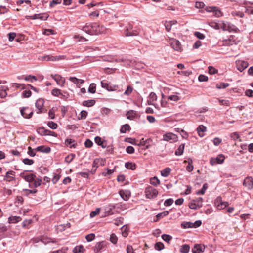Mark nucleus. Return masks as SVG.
Masks as SVG:
<instances>
[{
    "instance_id": "obj_1",
    "label": "nucleus",
    "mask_w": 253,
    "mask_h": 253,
    "mask_svg": "<svg viewBox=\"0 0 253 253\" xmlns=\"http://www.w3.org/2000/svg\"><path fill=\"white\" fill-rule=\"evenodd\" d=\"M78 28L90 35H98L101 32L99 25L97 23H87L85 25H80Z\"/></svg>"
},
{
    "instance_id": "obj_2",
    "label": "nucleus",
    "mask_w": 253,
    "mask_h": 253,
    "mask_svg": "<svg viewBox=\"0 0 253 253\" xmlns=\"http://www.w3.org/2000/svg\"><path fill=\"white\" fill-rule=\"evenodd\" d=\"M20 176L29 182V187L31 188H36L41 184L42 180L36 178V175L33 173L25 175L24 173H21Z\"/></svg>"
},
{
    "instance_id": "obj_3",
    "label": "nucleus",
    "mask_w": 253,
    "mask_h": 253,
    "mask_svg": "<svg viewBox=\"0 0 253 253\" xmlns=\"http://www.w3.org/2000/svg\"><path fill=\"white\" fill-rule=\"evenodd\" d=\"M203 200L202 197H198L192 200L189 204V207L191 209L196 210L201 208L203 205Z\"/></svg>"
},
{
    "instance_id": "obj_4",
    "label": "nucleus",
    "mask_w": 253,
    "mask_h": 253,
    "mask_svg": "<svg viewBox=\"0 0 253 253\" xmlns=\"http://www.w3.org/2000/svg\"><path fill=\"white\" fill-rule=\"evenodd\" d=\"M146 197L148 199H153L157 197L158 191L151 186L147 187L145 190Z\"/></svg>"
},
{
    "instance_id": "obj_5",
    "label": "nucleus",
    "mask_w": 253,
    "mask_h": 253,
    "mask_svg": "<svg viewBox=\"0 0 253 253\" xmlns=\"http://www.w3.org/2000/svg\"><path fill=\"white\" fill-rule=\"evenodd\" d=\"M221 28L224 31H228L229 32H237L238 30L236 26L228 22H222L221 25Z\"/></svg>"
},
{
    "instance_id": "obj_6",
    "label": "nucleus",
    "mask_w": 253,
    "mask_h": 253,
    "mask_svg": "<svg viewBox=\"0 0 253 253\" xmlns=\"http://www.w3.org/2000/svg\"><path fill=\"white\" fill-rule=\"evenodd\" d=\"M41 58L42 60H44L47 61H58L65 59L66 57L65 55L52 56L49 55L41 57Z\"/></svg>"
},
{
    "instance_id": "obj_7",
    "label": "nucleus",
    "mask_w": 253,
    "mask_h": 253,
    "mask_svg": "<svg viewBox=\"0 0 253 253\" xmlns=\"http://www.w3.org/2000/svg\"><path fill=\"white\" fill-rule=\"evenodd\" d=\"M205 10L208 12H212L213 13L214 16L216 17H220L222 16V12L217 7L215 6H209L205 8Z\"/></svg>"
},
{
    "instance_id": "obj_8",
    "label": "nucleus",
    "mask_w": 253,
    "mask_h": 253,
    "mask_svg": "<svg viewBox=\"0 0 253 253\" xmlns=\"http://www.w3.org/2000/svg\"><path fill=\"white\" fill-rule=\"evenodd\" d=\"M225 160V156L223 154L218 155L216 158H211L210 160V163L212 166H214L217 164H222Z\"/></svg>"
},
{
    "instance_id": "obj_9",
    "label": "nucleus",
    "mask_w": 253,
    "mask_h": 253,
    "mask_svg": "<svg viewBox=\"0 0 253 253\" xmlns=\"http://www.w3.org/2000/svg\"><path fill=\"white\" fill-rule=\"evenodd\" d=\"M21 115L25 118L29 119L33 115V111L29 107H23L20 109Z\"/></svg>"
},
{
    "instance_id": "obj_10",
    "label": "nucleus",
    "mask_w": 253,
    "mask_h": 253,
    "mask_svg": "<svg viewBox=\"0 0 253 253\" xmlns=\"http://www.w3.org/2000/svg\"><path fill=\"white\" fill-rule=\"evenodd\" d=\"M236 64L237 69L240 72L244 71L249 66L247 61L240 60L236 61Z\"/></svg>"
},
{
    "instance_id": "obj_11",
    "label": "nucleus",
    "mask_w": 253,
    "mask_h": 253,
    "mask_svg": "<svg viewBox=\"0 0 253 253\" xmlns=\"http://www.w3.org/2000/svg\"><path fill=\"white\" fill-rule=\"evenodd\" d=\"M51 76L52 78L56 81L58 85L61 87L64 85L65 80L63 77L58 74H52Z\"/></svg>"
},
{
    "instance_id": "obj_12",
    "label": "nucleus",
    "mask_w": 253,
    "mask_h": 253,
    "mask_svg": "<svg viewBox=\"0 0 253 253\" xmlns=\"http://www.w3.org/2000/svg\"><path fill=\"white\" fill-rule=\"evenodd\" d=\"M132 26L131 25H129L126 27L124 30V34L126 36H134L138 35V32L137 31L132 30Z\"/></svg>"
},
{
    "instance_id": "obj_13",
    "label": "nucleus",
    "mask_w": 253,
    "mask_h": 253,
    "mask_svg": "<svg viewBox=\"0 0 253 253\" xmlns=\"http://www.w3.org/2000/svg\"><path fill=\"white\" fill-rule=\"evenodd\" d=\"M15 172L13 170H9L6 172L5 175L4 176L3 180L7 182H11L15 180Z\"/></svg>"
},
{
    "instance_id": "obj_14",
    "label": "nucleus",
    "mask_w": 253,
    "mask_h": 253,
    "mask_svg": "<svg viewBox=\"0 0 253 253\" xmlns=\"http://www.w3.org/2000/svg\"><path fill=\"white\" fill-rule=\"evenodd\" d=\"M215 203L217 208L219 210L224 209L228 205V203L227 202L222 201L221 197H217Z\"/></svg>"
},
{
    "instance_id": "obj_15",
    "label": "nucleus",
    "mask_w": 253,
    "mask_h": 253,
    "mask_svg": "<svg viewBox=\"0 0 253 253\" xmlns=\"http://www.w3.org/2000/svg\"><path fill=\"white\" fill-rule=\"evenodd\" d=\"M44 103V101L42 98H40L38 99L35 103V106L37 109L39 110L37 112V113H41L45 112V111H43V106Z\"/></svg>"
},
{
    "instance_id": "obj_16",
    "label": "nucleus",
    "mask_w": 253,
    "mask_h": 253,
    "mask_svg": "<svg viewBox=\"0 0 253 253\" xmlns=\"http://www.w3.org/2000/svg\"><path fill=\"white\" fill-rule=\"evenodd\" d=\"M205 246L203 244H195L192 249L193 253H202L204 252Z\"/></svg>"
},
{
    "instance_id": "obj_17",
    "label": "nucleus",
    "mask_w": 253,
    "mask_h": 253,
    "mask_svg": "<svg viewBox=\"0 0 253 253\" xmlns=\"http://www.w3.org/2000/svg\"><path fill=\"white\" fill-rule=\"evenodd\" d=\"M243 185L249 189H251L253 187V178L252 177H247L244 180Z\"/></svg>"
},
{
    "instance_id": "obj_18",
    "label": "nucleus",
    "mask_w": 253,
    "mask_h": 253,
    "mask_svg": "<svg viewBox=\"0 0 253 253\" xmlns=\"http://www.w3.org/2000/svg\"><path fill=\"white\" fill-rule=\"evenodd\" d=\"M105 160L101 158H96L94 159L93 164L92 168L97 169L100 166L105 165Z\"/></svg>"
},
{
    "instance_id": "obj_19",
    "label": "nucleus",
    "mask_w": 253,
    "mask_h": 253,
    "mask_svg": "<svg viewBox=\"0 0 253 253\" xmlns=\"http://www.w3.org/2000/svg\"><path fill=\"white\" fill-rule=\"evenodd\" d=\"M69 80L74 84H76L78 88H80V84H83L84 83V80L78 79L75 77H70Z\"/></svg>"
},
{
    "instance_id": "obj_20",
    "label": "nucleus",
    "mask_w": 253,
    "mask_h": 253,
    "mask_svg": "<svg viewBox=\"0 0 253 253\" xmlns=\"http://www.w3.org/2000/svg\"><path fill=\"white\" fill-rule=\"evenodd\" d=\"M119 194L125 201H127L130 196V191L128 190H122L120 191Z\"/></svg>"
},
{
    "instance_id": "obj_21",
    "label": "nucleus",
    "mask_w": 253,
    "mask_h": 253,
    "mask_svg": "<svg viewBox=\"0 0 253 253\" xmlns=\"http://www.w3.org/2000/svg\"><path fill=\"white\" fill-rule=\"evenodd\" d=\"M101 85L102 88H105L108 91H114L116 90V85L112 86L104 81H102L101 82Z\"/></svg>"
},
{
    "instance_id": "obj_22",
    "label": "nucleus",
    "mask_w": 253,
    "mask_h": 253,
    "mask_svg": "<svg viewBox=\"0 0 253 253\" xmlns=\"http://www.w3.org/2000/svg\"><path fill=\"white\" fill-rule=\"evenodd\" d=\"M48 16L45 15L43 16L42 14H35L33 15L29 16V18L31 19H41L43 20H46L47 19Z\"/></svg>"
},
{
    "instance_id": "obj_23",
    "label": "nucleus",
    "mask_w": 253,
    "mask_h": 253,
    "mask_svg": "<svg viewBox=\"0 0 253 253\" xmlns=\"http://www.w3.org/2000/svg\"><path fill=\"white\" fill-rule=\"evenodd\" d=\"M105 246V244L104 242H97L94 249L95 253H99L104 248Z\"/></svg>"
},
{
    "instance_id": "obj_24",
    "label": "nucleus",
    "mask_w": 253,
    "mask_h": 253,
    "mask_svg": "<svg viewBox=\"0 0 253 253\" xmlns=\"http://www.w3.org/2000/svg\"><path fill=\"white\" fill-rule=\"evenodd\" d=\"M176 138V135L172 133H168L163 135V140L166 141L169 140H174Z\"/></svg>"
},
{
    "instance_id": "obj_25",
    "label": "nucleus",
    "mask_w": 253,
    "mask_h": 253,
    "mask_svg": "<svg viewBox=\"0 0 253 253\" xmlns=\"http://www.w3.org/2000/svg\"><path fill=\"white\" fill-rule=\"evenodd\" d=\"M35 150L42 153H48L51 151V148L49 147H45L44 146H40L37 147Z\"/></svg>"
},
{
    "instance_id": "obj_26",
    "label": "nucleus",
    "mask_w": 253,
    "mask_h": 253,
    "mask_svg": "<svg viewBox=\"0 0 253 253\" xmlns=\"http://www.w3.org/2000/svg\"><path fill=\"white\" fill-rule=\"evenodd\" d=\"M8 89V87L6 86H0V98H4L7 96L6 91Z\"/></svg>"
},
{
    "instance_id": "obj_27",
    "label": "nucleus",
    "mask_w": 253,
    "mask_h": 253,
    "mask_svg": "<svg viewBox=\"0 0 253 253\" xmlns=\"http://www.w3.org/2000/svg\"><path fill=\"white\" fill-rule=\"evenodd\" d=\"M137 113L135 111L130 110L126 113V116L129 120H133L136 116Z\"/></svg>"
},
{
    "instance_id": "obj_28",
    "label": "nucleus",
    "mask_w": 253,
    "mask_h": 253,
    "mask_svg": "<svg viewBox=\"0 0 253 253\" xmlns=\"http://www.w3.org/2000/svg\"><path fill=\"white\" fill-rule=\"evenodd\" d=\"M85 250L82 245L76 246L73 250V253H84Z\"/></svg>"
},
{
    "instance_id": "obj_29",
    "label": "nucleus",
    "mask_w": 253,
    "mask_h": 253,
    "mask_svg": "<svg viewBox=\"0 0 253 253\" xmlns=\"http://www.w3.org/2000/svg\"><path fill=\"white\" fill-rule=\"evenodd\" d=\"M198 133L201 137H203L204 132L206 131V127L202 125H200L197 128Z\"/></svg>"
},
{
    "instance_id": "obj_30",
    "label": "nucleus",
    "mask_w": 253,
    "mask_h": 253,
    "mask_svg": "<svg viewBox=\"0 0 253 253\" xmlns=\"http://www.w3.org/2000/svg\"><path fill=\"white\" fill-rule=\"evenodd\" d=\"M95 100L94 99H90L88 100L84 101L82 103V105L86 107H92L95 104Z\"/></svg>"
},
{
    "instance_id": "obj_31",
    "label": "nucleus",
    "mask_w": 253,
    "mask_h": 253,
    "mask_svg": "<svg viewBox=\"0 0 253 253\" xmlns=\"http://www.w3.org/2000/svg\"><path fill=\"white\" fill-rule=\"evenodd\" d=\"M180 43L178 41H174L171 43L172 48L176 51H179L181 49Z\"/></svg>"
},
{
    "instance_id": "obj_32",
    "label": "nucleus",
    "mask_w": 253,
    "mask_h": 253,
    "mask_svg": "<svg viewBox=\"0 0 253 253\" xmlns=\"http://www.w3.org/2000/svg\"><path fill=\"white\" fill-rule=\"evenodd\" d=\"M184 144H181L178 148L177 149V150L175 151V154L176 156H180L181 155L184 151Z\"/></svg>"
},
{
    "instance_id": "obj_33",
    "label": "nucleus",
    "mask_w": 253,
    "mask_h": 253,
    "mask_svg": "<svg viewBox=\"0 0 253 253\" xmlns=\"http://www.w3.org/2000/svg\"><path fill=\"white\" fill-rule=\"evenodd\" d=\"M75 140H73L72 139H67L65 140V143L67 146H69V145H71L70 146V148H76L77 144L74 143Z\"/></svg>"
},
{
    "instance_id": "obj_34",
    "label": "nucleus",
    "mask_w": 253,
    "mask_h": 253,
    "mask_svg": "<svg viewBox=\"0 0 253 253\" xmlns=\"http://www.w3.org/2000/svg\"><path fill=\"white\" fill-rule=\"evenodd\" d=\"M171 172V169L169 168H166L161 171V175L163 177H166L169 176Z\"/></svg>"
},
{
    "instance_id": "obj_35",
    "label": "nucleus",
    "mask_w": 253,
    "mask_h": 253,
    "mask_svg": "<svg viewBox=\"0 0 253 253\" xmlns=\"http://www.w3.org/2000/svg\"><path fill=\"white\" fill-rule=\"evenodd\" d=\"M125 166L127 169L131 170L135 169L136 167L135 164L132 162H126L125 163Z\"/></svg>"
},
{
    "instance_id": "obj_36",
    "label": "nucleus",
    "mask_w": 253,
    "mask_h": 253,
    "mask_svg": "<svg viewBox=\"0 0 253 253\" xmlns=\"http://www.w3.org/2000/svg\"><path fill=\"white\" fill-rule=\"evenodd\" d=\"M122 235L123 237H126L128 235V227L127 225H123L121 227Z\"/></svg>"
},
{
    "instance_id": "obj_37",
    "label": "nucleus",
    "mask_w": 253,
    "mask_h": 253,
    "mask_svg": "<svg viewBox=\"0 0 253 253\" xmlns=\"http://www.w3.org/2000/svg\"><path fill=\"white\" fill-rule=\"evenodd\" d=\"M47 130L43 126H41L37 129V132L40 135H46Z\"/></svg>"
},
{
    "instance_id": "obj_38",
    "label": "nucleus",
    "mask_w": 253,
    "mask_h": 253,
    "mask_svg": "<svg viewBox=\"0 0 253 253\" xmlns=\"http://www.w3.org/2000/svg\"><path fill=\"white\" fill-rule=\"evenodd\" d=\"M169 214V211H164L162 212H161L160 213H158L157 215H156V218H157V219L156 220H155L154 221L155 222H157L158 221V220L160 218H163L165 216H166L167 215H168Z\"/></svg>"
},
{
    "instance_id": "obj_39",
    "label": "nucleus",
    "mask_w": 253,
    "mask_h": 253,
    "mask_svg": "<svg viewBox=\"0 0 253 253\" xmlns=\"http://www.w3.org/2000/svg\"><path fill=\"white\" fill-rule=\"evenodd\" d=\"M190 250V246L188 245L185 244L182 245L180 248L181 253H188Z\"/></svg>"
},
{
    "instance_id": "obj_40",
    "label": "nucleus",
    "mask_w": 253,
    "mask_h": 253,
    "mask_svg": "<svg viewBox=\"0 0 253 253\" xmlns=\"http://www.w3.org/2000/svg\"><path fill=\"white\" fill-rule=\"evenodd\" d=\"M130 126L128 124H125L122 126L120 129V132L122 133H125L127 130H130Z\"/></svg>"
},
{
    "instance_id": "obj_41",
    "label": "nucleus",
    "mask_w": 253,
    "mask_h": 253,
    "mask_svg": "<svg viewBox=\"0 0 253 253\" xmlns=\"http://www.w3.org/2000/svg\"><path fill=\"white\" fill-rule=\"evenodd\" d=\"M207 188H208V184L207 183H205L203 185L202 188L200 190H199L196 192V194L197 195L204 194V193H205V191Z\"/></svg>"
},
{
    "instance_id": "obj_42",
    "label": "nucleus",
    "mask_w": 253,
    "mask_h": 253,
    "mask_svg": "<svg viewBox=\"0 0 253 253\" xmlns=\"http://www.w3.org/2000/svg\"><path fill=\"white\" fill-rule=\"evenodd\" d=\"M75 154H70L67 156L65 158V161L68 164L70 163L75 157Z\"/></svg>"
},
{
    "instance_id": "obj_43",
    "label": "nucleus",
    "mask_w": 253,
    "mask_h": 253,
    "mask_svg": "<svg viewBox=\"0 0 253 253\" xmlns=\"http://www.w3.org/2000/svg\"><path fill=\"white\" fill-rule=\"evenodd\" d=\"M88 92L89 93L94 94L96 92V84L94 83H91L88 89Z\"/></svg>"
},
{
    "instance_id": "obj_44",
    "label": "nucleus",
    "mask_w": 253,
    "mask_h": 253,
    "mask_svg": "<svg viewBox=\"0 0 253 253\" xmlns=\"http://www.w3.org/2000/svg\"><path fill=\"white\" fill-rule=\"evenodd\" d=\"M94 140L95 142L97 143L98 145L101 146L102 148H105L106 146L104 145V142L102 141V139L100 137H95Z\"/></svg>"
},
{
    "instance_id": "obj_45",
    "label": "nucleus",
    "mask_w": 253,
    "mask_h": 253,
    "mask_svg": "<svg viewBox=\"0 0 253 253\" xmlns=\"http://www.w3.org/2000/svg\"><path fill=\"white\" fill-rule=\"evenodd\" d=\"M51 94L52 95L56 97H59L60 95H62L61 90L58 88H54L52 90Z\"/></svg>"
},
{
    "instance_id": "obj_46",
    "label": "nucleus",
    "mask_w": 253,
    "mask_h": 253,
    "mask_svg": "<svg viewBox=\"0 0 253 253\" xmlns=\"http://www.w3.org/2000/svg\"><path fill=\"white\" fill-rule=\"evenodd\" d=\"M160 182L159 179L156 176L150 179V183L153 185L156 186L160 184Z\"/></svg>"
},
{
    "instance_id": "obj_47",
    "label": "nucleus",
    "mask_w": 253,
    "mask_h": 253,
    "mask_svg": "<svg viewBox=\"0 0 253 253\" xmlns=\"http://www.w3.org/2000/svg\"><path fill=\"white\" fill-rule=\"evenodd\" d=\"M68 249V247H63L61 249L53 251L51 253H67Z\"/></svg>"
},
{
    "instance_id": "obj_48",
    "label": "nucleus",
    "mask_w": 253,
    "mask_h": 253,
    "mask_svg": "<svg viewBox=\"0 0 253 253\" xmlns=\"http://www.w3.org/2000/svg\"><path fill=\"white\" fill-rule=\"evenodd\" d=\"M115 208L114 205H109L106 209V212L108 214H112L113 213L112 212V210Z\"/></svg>"
},
{
    "instance_id": "obj_49",
    "label": "nucleus",
    "mask_w": 253,
    "mask_h": 253,
    "mask_svg": "<svg viewBox=\"0 0 253 253\" xmlns=\"http://www.w3.org/2000/svg\"><path fill=\"white\" fill-rule=\"evenodd\" d=\"M164 248V245L162 242H157L155 244V249L158 251H161Z\"/></svg>"
},
{
    "instance_id": "obj_50",
    "label": "nucleus",
    "mask_w": 253,
    "mask_h": 253,
    "mask_svg": "<svg viewBox=\"0 0 253 253\" xmlns=\"http://www.w3.org/2000/svg\"><path fill=\"white\" fill-rule=\"evenodd\" d=\"M164 26L166 30L168 32H169L172 26V21H166L164 23Z\"/></svg>"
},
{
    "instance_id": "obj_51",
    "label": "nucleus",
    "mask_w": 253,
    "mask_h": 253,
    "mask_svg": "<svg viewBox=\"0 0 253 253\" xmlns=\"http://www.w3.org/2000/svg\"><path fill=\"white\" fill-rule=\"evenodd\" d=\"M162 238L166 242L169 243L171 240L172 237L171 236L168 234H163L162 235Z\"/></svg>"
},
{
    "instance_id": "obj_52",
    "label": "nucleus",
    "mask_w": 253,
    "mask_h": 253,
    "mask_svg": "<svg viewBox=\"0 0 253 253\" xmlns=\"http://www.w3.org/2000/svg\"><path fill=\"white\" fill-rule=\"evenodd\" d=\"M230 137L233 140L235 141L238 139H239L240 141H241V139H240V136L239 134L236 132L231 133Z\"/></svg>"
},
{
    "instance_id": "obj_53",
    "label": "nucleus",
    "mask_w": 253,
    "mask_h": 253,
    "mask_svg": "<svg viewBox=\"0 0 253 253\" xmlns=\"http://www.w3.org/2000/svg\"><path fill=\"white\" fill-rule=\"evenodd\" d=\"M188 165L186 167V170L189 171L191 172L193 170L194 167L192 165V160L191 159L188 160Z\"/></svg>"
},
{
    "instance_id": "obj_54",
    "label": "nucleus",
    "mask_w": 253,
    "mask_h": 253,
    "mask_svg": "<svg viewBox=\"0 0 253 253\" xmlns=\"http://www.w3.org/2000/svg\"><path fill=\"white\" fill-rule=\"evenodd\" d=\"M192 222H184L181 224V227L183 228L186 229L189 228H192Z\"/></svg>"
},
{
    "instance_id": "obj_55",
    "label": "nucleus",
    "mask_w": 253,
    "mask_h": 253,
    "mask_svg": "<svg viewBox=\"0 0 253 253\" xmlns=\"http://www.w3.org/2000/svg\"><path fill=\"white\" fill-rule=\"evenodd\" d=\"M110 241L114 244H116L117 243L118 238L115 234L113 233L111 234L110 237Z\"/></svg>"
},
{
    "instance_id": "obj_56",
    "label": "nucleus",
    "mask_w": 253,
    "mask_h": 253,
    "mask_svg": "<svg viewBox=\"0 0 253 253\" xmlns=\"http://www.w3.org/2000/svg\"><path fill=\"white\" fill-rule=\"evenodd\" d=\"M229 86L228 83H221L219 84L216 85V87L218 89H224Z\"/></svg>"
},
{
    "instance_id": "obj_57",
    "label": "nucleus",
    "mask_w": 253,
    "mask_h": 253,
    "mask_svg": "<svg viewBox=\"0 0 253 253\" xmlns=\"http://www.w3.org/2000/svg\"><path fill=\"white\" fill-rule=\"evenodd\" d=\"M209 73L211 75H213L217 73L218 70L214 67L210 66L208 67Z\"/></svg>"
},
{
    "instance_id": "obj_58",
    "label": "nucleus",
    "mask_w": 253,
    "mask_h": 253,
    "mask_svg": "<svg viewBox=\"0 0 253 253\" xmlns=\"http://www.w3.org/2000/svg\"><path fill=\"white\" fill-rule=\"evenodd\" d=\"M48 126L52 129H55L57 128V124L54 122L50 121L47 124Z\"/></svg>"
},
{
    "instance_id": "obj_59",
    "label": "nucleus",
    "mask_w": 253,
    "mask_h": 253,
    "mask_svg": "<svg viewBox=\"0 0 253 253\" xmlns=\"http://www.w3.org/2000/svg\"><path fill=\"white\" fill-rule=\"evenodd\" d=\"M95 236L93 233L89 234L85 236V239L87 242H91L95 239Z\"/></svg>"
},
{
    "instance_id": "obj_60",
    "label": "nucleus",
    "mask_w": 253,
    "mask_h": 253,
    "mask_svg": "<svg viewBox=\"0 0 253 253\" xmlns=\"http://www.w3.org/2000/svg\"><path fill=\"white\" fill-rule=\"evenodd\" d=\"M24 79L26 81H30L31 82H33V81H37L36 77L35 76H31V75H29V76H27L25 77L24 78Z\"/></svg>"
},
{
    "instance_id": "obj_61",
    "label": "nucleus",
    "mask_w": 253,
    "mask_h": 253,
    "mask_svg": "<svg viewBox=\"0 0 253 253\" xmlns=\"http://www.w3.org/2000/svg\"><path fill=\"white\" fill-rule=\"evenodd\" d=\"M28 149V150L27 153L29 156L31 157H34L36 155V153L35 152V151L36 150H35V149H33L31 147H29Z\"/></svg>"
},
{
    "instance_id": "obj_62",
    "label": "nucleus",
    "mask_w": 253,
    "mask_h": 253,
    "mask_svg": "<svg viewBox=\"0 0 253 253\" xmlns=\"http://www.w3.org/2000/svg\"><path fill=\"white\" fill-rule=\"evenodd\" d=\"M23 163L25 165H31L34 163V161L32 159H29L28 158H25L22 160Z\"/></svg>"
},
{
    "instance_id": "obj_63",
    "label": "nucleus",
    "mask_w": 253,
    "mask_h": 253,
    "mask_svg": "<svg viewBox=\"0 0 253 253\" xmlns=\"http://www.w3.org/2000/svg\"><path fill=\"white\" fill-rule=\"evenodd\" d=\"M100 212V208H98L95 209V211H92L90 213V216L91 218H93L95 217L96 215H97L98 214H99Z\"/></svg>"
},
{
    "instance_id": "obj_64",
    "label": "nucleus",
    "mask_w": 253,
    "mask_h": 253,
    "mask_svg": "<svg viewBox=\"0 0 253 253\" xmlns=\"http://www.w3.org/2000/svg\"><path fill=\"white\" fill-rule=\"evenodd\" d=\"M173 203V200L172 198H169L166 200L164 202V205L165 206H169Z\"/></svg>"
}]
</instances>
